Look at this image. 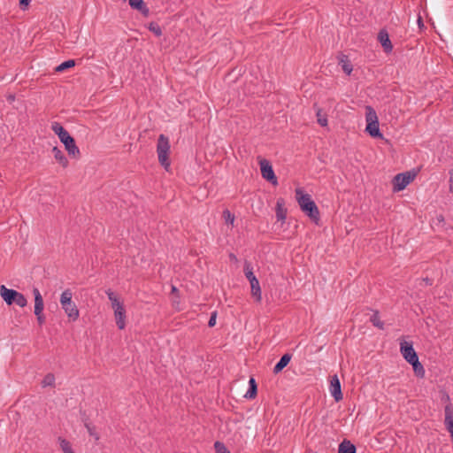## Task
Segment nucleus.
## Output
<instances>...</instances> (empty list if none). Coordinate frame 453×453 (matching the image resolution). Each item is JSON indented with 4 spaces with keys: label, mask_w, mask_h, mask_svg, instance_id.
<instances>
[{
    "label": "nucleus",
    "mask_w": 453,
    "mask_h": 453,
    "mask_svg": "<svg viewBox=\"0 0 453 453\" xmlns=\"http://www.w3.org/2000/svg\"><path fill=\"white\" fill-rule=\"evenodd\" d=\"M417 22H418V27L420 29H423L425 27L424 21H423L422 17L420 15H418Z\"/></svg>",
    "instance_id": "ea45409f"
},
{
    "label": "nucleus",
    "mask_w": 453,
    "mask_h": 453,
    "mask_svg": "<svg viewBox=\"0 0 453 453\" xmlns=\"http://www.w3.org/2000/svg\"><path fill=\"white\" fill-rule=\"evenodd\" d=\"M449 173V192L453 193V169H450Z\"/></svg>",
    "instance_id": "58836bf2"
},
{
    "label": "nucleus",
    "mask_w": 453,
    "mask_h": 453,
    "mask_svg": "<svg viewBox=\"0 0 453 453\" xmlns=\"http://www.w3.org/2000/svg\"><path fill=\"white\" fill-rule=\"evenodd\" d=\"M114 316L118 328L120 330L124 329L126 326V310L124 305L118 306L114 309Z\"/></svg>",
    "instance_id": "ddd939ff"
},
{
    "label": "nucleus",
    "mask_w": 453,
    "mask_h": 453,
    "mask_svg": "<svg viewBox=\"0 0 453 453\" xmlns=\"http://www.w3.org/2000/svg\"><path fill=\"white\" fill-rule=\"evenodd\" d=\"M106 294L108 296L109 300L111 303V306H112L113 309H116V307H118V306L123 305V303H121L118 300V298L116 297L115 294L111 289L106 290Z\"/></svg>",
    "instance_id": "cd10ccee"
},
{
    "label": "nucleus",
    "mask_w": 453,
    "mask_h": 453,
    "mask_svg": "<svg viewBox=\"0 0 453 453\" xmlns=\"http://www.w3.org/2000/svg\"><path fill=\"white\" fill-rule=\"evenodd\" d=\"M216 319H217V312L214 311L211 313V317H210V319L208 321V326L209 327H213L216 324Z\"/></svg>",
    "instance_id": "c9c22d12"
},
{
    "label": "nucleus",
    "mask_w": 453,
    "mask_h": 453,
    "mask_svg": "<svg viewBox=\"0 0 453 453\" xmlns=\"http://www.w3.org/2000/svg\"><path fill=\"white\" fill-rule=\"evenodd\" d=\"M170 142L167 136L160 134L157 139V153L158 161L166 170L170 166L169 160Z\"/></svg>",
    "instance_id": "20e7f679"
},
{
    "label": "nucleus",
    "mask_w": 453,
    "mask_h": 453,
    "mask_svg": "<svg viewBox=\"0 0 453 453\" xmlns=\"http://www.w3.org/2000/svg\"><path fill=\"white\" fill-rule=\"evenodd\" d=\"M259 165L262 177L273 185H276L278 183L277 177L275 176L271 163L267 159L261 158L259 160Z\"/></svg>",
    "instance_id": "6e6552de"
},
{
    "label": "nucleus",
    "mask_w": 453,
    "mask_h": 453,
    "mask_svg": "<svg viewBox=\"0 0 453 453\" xmlns=\"http://www.w3.org/2000/svg\"><path fill=\"white\" fill-rule=\"evenodd\" d=\"M257 394V385L254 378H250L249 381V389L245 394V397L248 399H253Z\"/></svg>",
    "instance_id": "5701e85b"
},
{
    "label": "nucleus",
    "mask_w": 453,
    "mask_h": 453,
    "mask_svg": "<svg viewBox=\"0 0 453 453\" xmlns=\"http://www.w3.org/2000/svg\"><path fill=\"white\" fill-rule=\"evenodd\" d=\"M19 2L20 9L25 11L28 8L31 0H19Z\"/></svg>",
    "instance_id": "e433bc0d"
},
{
    "label": "nucleus",
    "mask_w": 453,
    "mask_h": 453,
    "mask_svg": "<svg viewBox=\"0 0 453 453\" xmlns=\"http://www.w3.org/2000/svg\"><path fill=\"white\" fill-rule=\"evenodd\" d=\"M365 119H366V128L365 131L372 137V138H382V134L380 131L379 127V120L374 109L371 106H366L365 108Z\"/></svg>",
    "instance_id": "39448f33"
},
{
    "label": "nucleus",
    "mask_w": 453,
    "mask_h": 453,
    "mask_svg": "<svg viewBox=\"0 0 453 453\" xmlns=\"http://www.w3.org/2000/svg\"><path fill=\"white\" fill-rule=\"evenodd\" d=\"M35 315L36 316L37 322L40 326L45 323V316L43 314V311Z\"/></svg>",
    "instance_id": "4c0bfd02"
},
{
    "label": "nucleus",
    "mask_w": 453,
    "mask_h": 453,
    "mask_svg": "<svg viewBox=\"0 0 453 453\" xmlns=\"http://www.w3.org/2000/svg\"><path fill=\"white\" fill-rule=\"evenodd\" d=\"M442 223H444V216L442 214L436 215L435 218L433 219V224L435 226H439Z\"/></svg>",
    "instance_id": "f704fd0d"
},
{
    "label": "nucleus",
    "mask_w": 453,
    "mask_h": 453,
    "mask_svg": "<svg viewBox=\"0 0 453 453\" xmlns=\"http://www.w3.org/2000/svg\"><path fill=\"white\" fill-rule=\"evenodd\" d=\"M74 65H75V60L69 59V60H66V61L61 63L59 65H58L55 68V71L58 73H61V72H64L71 67H73Z\"/></svg>",
    "instance_id": "393cba45"
},
{
    "label": "nucleus",
    "mask_w": 453,
    "mask_h": 453,
    "mask_svg": "<svg viewBox=\"0 0 453 453\" xmlns=\"http://www.w3.org/2000/svg\"><path fill=\"white\" fill-rule=\"evenodd\" d=\"M291 357H292L291 354H289V353L284 354L280 357L279 362L273 367V373L277 374V373L280 372L288 365V363L291 360Z\"/></svg>",
    "instance_id": "aec40b11"
},
{
    "label": "nucleus",
    "mask_w": 453,
    "mask_h": 453,
    "mask_svg": "<svg viewBox=\"0 0 453 453\" xmlns=\"http://www.w3.org/2000/svg\"><path fill=\"white\" fill-rule=\"evenodd\" d=\"M0 296L8 305L16 303L18 306L24 308L27 304L25 296L14 289L7 288L4 285L0 286Z\"/></svg>",
    "instance_id": "7ed1b4c3"
},
{
    "label": "nucleus",
    "mask_w": 453,
    "mask_h": 453,
    "mask_svg": "<svg viewBox=\"0 0 453 453\" xmlns=\"http://www.w3.org/2000/svg\"><path fill=\"white\" fill-rule=\"evenodd\" d=\"M317 118H318V123L321 127L327 126L326 115V114H322V110L321 109H318V111H317Z\"/></svg>",
    "instance_id": "7c9ffc66"
},
{
    "label": "nucleus",
    "mask_w": 453,
    "mask_h": 453,
    "mask_svg": "<svg viewBox=\"0 0 453 453\" xmlns=\"http://www.w3.org/2000/svg\"><path fill=\"white\" fill-rule=\"evenodd\" d=\"M149 30L157 37L162 35V29L160 26L156 22H150L149 24Z\"/></svg>",
    "instance_id": "c756f323"
},
{
    "label": "nucleus",
    "mask_w": 453,
    "mask_h": 453,
    "mask_svg": "<svg viewBox=\"0 0 453 453\" xmlns=\"http://www.w3.org/2000/svg\"><path fill=\"white\" fill-rule=\"evenodd\" d=\"M33 295L35 296V314H38L43 311L44 302L43 298L37 288H33Z\"/></svg>",
    "instance_id": "a211bd4d"
},
{
    "label": "nucleus",
    "mask_w": 453,
    "mask_h": 453,
    "mask_svg": "<svg viewBox=\"0 0 453 453\" xmlns=\"http://www.w3.org/2000/svg\"><path fill=\"white\" fill-rule=\"evenodd\" d=\"M412 365L413 371L416 374V376L423 378L425 375V369L421 363L418 361V357H416L415 360L409 363Z\"/></svg>",
    "instance_id": "b1692460"
},
{
    "label": "nucleus",
    "mask_w": 453,
    "mask_h": 453,
    "mask_svg": "<svg viewBox=\"0 0 453 453\" xmlns=\"http://www.w3.org/2000/svg\"><path fill=\"white\" fill-rule=\"evenodd\" d=\"M370 321L372 323V325L379 329H384V323L380 320L379 311H375L372 314V316L370 319Z\"/></svg>",
    "instance_id": "a878e982"
},
{
    "label": "nucleus",
    "mask_w": 453,
    "mask_h": 453,
    "mask_svg": "<svg viewBox=\"0 0 453 453\" xmlns=\"http://www.w3.org/2000/svg\"><path fill=\"white\" fill-rule=\"evenodd\" d=\"M178 291H179V290H178V288H177L176 287L172 286V293H173V294L178 293Z\"/></svg>",
    "instance_id": "a19ab883"
},
{
    "label": "nucleus",
    "mask_w": 453,
    "mask_h": 453,
    "mask_svg": "<svg viewBox=\"0 0 453 453\" xmlns=\"http://www.w3.org/2000/svg\"><path fill=\"white\" fill-rule=\"evenodd\" d=\"M284 205L285 200L281 197L278 198L276 203V218L279 221H285L287 218V209Z\"/></svg>",
    "instance_id": "6ab92c4d"
},
{
    "label": "nucleus",
    "mask_w": 453,
    "mask_h": 453,
    "mask_svg": "<svg viewBox=\"0 0 453 453\" xmlns=\"http://www.w3.org/2000/svg\"><path fill=\"white\" fill-rule=\"evenodd\" d=\"M226 223H229L231 225L234 224V215L230 212L229 210H225L222 214Z\"/></svg>",
    "instance_id": "2f4dec72"
},
{
    "label": "nucleus",
    "mask_w": 453,
    "mask_h": 453,
    "mask_svg": "<svg viewBox=\"0 0 453 453\" xmlns=\"http://www.w3.org/2000/svg\"><path fill=\"white\" fill-rule=\"evenodd\" d=\"M338 58V64L341 65L342 71L347 74L349 75L353 70L352 64L350 60L349 59L347 55H344L343 53H340L337 57Z\"/></svg>",
    "instance_id": "f3484780"
},
{
    "label": "nucleus",
    "mask_w": 453,
    "mask_h": 453,
    "mask_svg": "<svg viewBox=\"0 0 453 453\" xmlns=\"http://www.w3.org/2000/svg\"><path fill=\"white\" fill-rule=\"evenodd\" d=\"M85 426H86L89 435L94 436L96 440H99V435H98V434L96 433L94 426H92L88 423H85Z\"/></svg>",
    "instance_id": "72a5a7b5"
},
{
    "label": "nucleus",
    "mask_w": 453,
    "mask_h": 453,
    "mask_svg": "<svg viewBox=\"0 0 453 453\" xmlns=\"http://www.w3.org/2000/svg\"><path fill=\"white\" fill-rule=\"evenodd\" d=\"M400 351L404 359L410 363L416 359L418 357V354L416 353L412 342H406L403 340L400 342Z\"/></svg>",
    "instance_id": "1a4fd4ad"
},
{
    "label": "nucleus",
    "mask_w": 453,
    "mask_h": 453,
    "mask_svg": "<svg viewBox=\"0 0 453 453\" xmlns=\"http://www.w3.org/2000/svg\"><path fill=\"white\" fill-rule=\"evenodd\" d=\"M58 440L60 448L64 453H74V451L72 449L71 443L67 440L61 437H59Z\"/></svg>",
    "instance_id": "bb28decb"
},
{
    "label": "nucleus",
    "mask_w": 453,
    "mask_h": 453,
    "mask_svg": "<svg viewBox=\"0 0 453 453\" xmlns=\"http://www.w3.org/2000/svg\"><path fill=\"white\" fill-rule=\"evenodd\" d=\"M51 130L58 135L61 142H65L72 137L68 131L64 128L59 122H53L51 124Z\"/></svg>",
    "instance_id": "f8f14e48"
},
{
    "label": "nucleus",
    "mask_w": 453,
    "mask_h": 453,
    "mask_svg": "<svg viewBox=\"0 0 453 453\" xmlns=\"http://www.w3.org/2000/svg\"><path fill=\"white\" fill-rule=\"evenodd\" d=\"M72 290L67 288L60 296V304L65 311L70 321H76L79 319L80 312L77 305L72 301Z\"/></svg>",
    "instance_id": "f03ea898"
},
{
    "label": "nucleus",
    "mask_w": 453,
    "mask_h": 453,
    "mask_svg": "<svg viewBox=\"0 0 453 453\" xmlns=\"http://www.w3.org/2000/svg\"><path fill=\"white\" fill-rule=\"evenodd\" d=\"M244 273L246 278L249 280L251 287V295L253 297L256 298V301L260 303L261 302V288L259 285V281L257 279V277L254 275L252 272V267L250 262H245L244 264Z\"/></svg>",
    "instance_id": "423d86ee"
},
{
    "label": "nucleus",
    "mask_w": 453,
    "mask_h": 453,
    "mask_svg": "<svg viewBox=\"0 0 453 453\" xmlns=\"http://www.w3.org/2000/svg\"><path fill=\"white\" fill-rule=\"evenodd\" d=\"M62 143L65 145V149L71 157L75 159H79L81 157V155L80 149L77 147L75 140L73 136Z\"/></svg>",
    "instance_id": "9b49d317"
},
{
    "label": "nucleus",
    "mask_w": 453,
    "mask_h": 453,
    "mask_svg": "<svg viewBox=\"0 0 453 453\" xmlns=\"http://www.w3.org/2000/svg\"><path fill=\"white\" fill-rule=\"evenodd\" d=\"M296 197L303 213L316 224L319 221V211L309 194H304L301 188L296 189Z\"/></svg>",
    "instance_id": "f257e3e1"
},
{
    "label": "nucleus",
    "mask_w": 453,
    "mask_h": 453,
    "mask_svg": "<svg viewBox=\"0 0 453 453\" xmlns=\"http://www.w3.org/2000/svg\"><path fill=\"white\" fill-rule=\"evenodd\" d=\"M356 446L349 440L344 439L339 445L338 453H356Z\"/></svg>",
    "instance_id": "4be33fe9"
},
{
    "label": "nucleus",
    "mask_w": 453,
    "mask_h": 453,
    "mask_svg": "<svg viewBox=\"0 0 453 453\" xmlns=\"http://www.w3.org/2000/svg\"><path fill=\"white\" fill-rule=\"evenodd\" d=\"M52 154L55 159L64 167L66 168L68 166V160L65 156L64 152L57 146L53 147Z\"/></svg>",
    "instance_id": "412c9836"
},
{
    "label": "nucleus",
    "mask_w": 453,
    "mask_h": 453,
    "mask_svg": "<svg viewBox=\"0 0 453 453\" xmlns=\"http://www.w3.org/2000/svg\"><path fill=\"white\" fill-rule=\"evenodd\" d=\"M378 40L381 43L385 52H391L393 45L389 39L388 34L385 30H380L378 34Z\"/></svg>",
    "instance_id": "dca6fc26"
},
{
    "label": "nucleus",
    "mask_w": 453,
    "mask_h": 453,
    "mask_svg": "<svg viewBox=\"0 0 453 453\" xmlns=\"http://www.w3.org/2000/svg\"><path fill=\"white\" fill-rule=\"evenodd\" d=\"M445 426L447 430L449 432L450 436L453 437V407L451 404L445 406Z\"/></svg>",
    "instance_id": "2eb2a0df"
},
{
    "label": "nucleus",
    "mask_w": 453,
    "mask_h": 453,
    "mask_svg": "<svg viewBox=\"0 0 453 453\" xmlns=\"http://www.w3.org/2000/svg\"><path fill=\"white\" fill-rule=\"evenodd\" d=\"M128 4L132 9L140 12L143 17L150 16V10L143 0H128Z\"/></svg>",
    "instance_id": "4468645a"
},
{
    "label": "nucleus",
    "mask_w": 453,
    "mask_h": 453,
    "mask_svg": "<svg viewBox=\"0 0 453 453\" xmlns=\"http://www.w3.org/2000/svg\"><path fill=\"white\" fill-rule=\"evenodd\" d=\"M414 172H405L396 174L393 179L394 191H401L404 189L416 177Z\"/></svg>",
    "instance_id": "0eeeda50"
},
{
    "label": "nucleus",
    "mask_w": 453,
    "mask_h": 453,
    "mask_svg": "<svg viewBox=\"0 0 453 453\" xmlns=\"http://www.w3.org/2000/svg\"><path fill=\"white\" fill-rule=\"evenodd\" d=\"M55 383V376L53 373H48L44 376L43 380H42V388L46 387H52Z\"/></svg>",
    "instance_id": "c85d7f7f"
},
{
    "label": "nucleus",
    "mask_w": 453,
    "mask_h": 453,
    "mask_svg": "<svg viewBox=\"0 0 453 453\" xmlns=\"http://www.w3.org/2000/svg\"><path fill=\"white\" fill-rule=\"evenodd\" d=\"M330 391L335 402H340L343 398L341 382L337 375H334L330 380Z\"/></svg>",
    "instance_id": "9d476101"
},
{
    "label": "nucleus",
    "mask_w": 453,
    "mask_h": 453,
    "mask_svg": "<svg viewBox=\"0 0 453 453\" xmlns=\"http://www.w3.org/2000/svg\"><path fill=\"white\" fill-rule=\"evenodd\" d=\"M424 280H426V283H427V284H432L428 278L425 279Z\"/></svg>",
    "instance_id": "79ce46f5"
},
{
    "label": "nucleus",
    "mask_w": 453,
    "mask_h": 453,
    "mask_svg": "<svg viewBox=\"0 0 453 453\" xmlns=\"http://www.w3.org/2000/svg\"><path fill=\"white\" fill-rule=\"evenodd\" d=\"M214 448H215L216 453H230V451L224 445V443H222L220 441H216L214 443Z\"/></svg>",
    "instance_id": "473e14b6"
}]
</instances>
